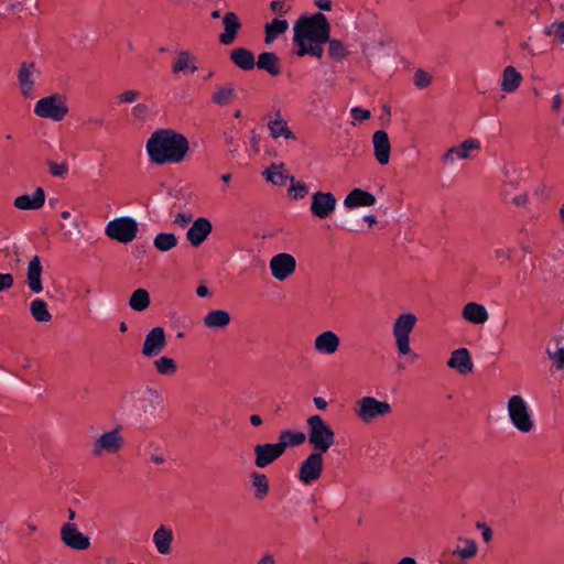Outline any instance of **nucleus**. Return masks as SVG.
I'll list each match as a JSON object with an SVG mask.
<instances>
[{
  "mask_svg": "<svg viewBox=\"0 0 564 564\" xmlns=\"http://www.w3.org/2000/svg\"><path fill=\"white\" fill-rule=\"evenodd\" d=\"M293 42L297 46V56L311 55L322 58L324 44L329 40L330 24L322 13L301 17L293 25Z\"/></svg>",
  "mask_w": 564,
  "mask_h": 564,
  "instance_id": "1",
  "label": "nucleus"
},
{
  "mask_svg": "<svg viewBox=\"0 0 564 564\" xmlns=\"http://www.w3.org/2000/svg\"><path fill=\"white\" fill-rule=\"evenodd\" d=\"M145 150L149 160L154 164H178L186 158L189 142L175 130L159 129L148 139Z\"/></svg>",
  "mask_w": 564,
  "mask_h": 564,
  "instance_id": "2",
  "label": "nucleus"
},
{
  "mask_svg": "<svg viewBox=\"0 0 564 564\" xmlns=\"http://www.w3.org/2000/svg\"><path fill=\"white\" fill-rule=\"evenodd\" d=\"M162 403L161 393L153 388L135 386L127 389L120 400L121 410L135 416L153 414Z\"/></svg>",
  "mask_w": 564,
  "mask_h": 564,
  "instance_id": "3",
  "label": "nucleus"
},
{
  "mask_svg": "<svg viewBox=\"0 0 564 564\" xmlns=\"http://www.w3.org/2000/svg\"><path fill=\"white\" fill-rule=\"evenodd\" d=\"M307 440L313 452L325 454L335 444V432L332 426L318 414L306 420Z\"/></svg>",
  "mask_w": 564,
  "mask_h": 564,
  "instance_id": "4",
  "label": "nucleus"
},
{
  "mask_svg": "<svg viewBox=\"0 0 564 564\" xmlns=\"http://www.w3.org/2000/svg\"><path fill=\"white\" fill-rule=\"evenodd\" d=\"M507 414L510 424L520 433L528 434L535 424L532 410L521 394H512L507 401Z\"/></svg>",
  "mask_w": 564,
  "mask_h": 564,
  "instance_id": "5",
  "label": "nucleus"
},
{
  "mask_svg": "<svg viewBox=\"0 0 564 564\" xmlns=\"http://www.w3.org/2000/svg\"><path fill=\"white\" fill-rule=\"evenodd\" d=\"M417 317L411 312L400 314L392 324V335L399 355L411 354L410 335L413 332Z\"/></svg>",
  "mask_w": 564,
  "mask_h": 564,
  "instance_id": "6",
  "label": "nucleus"
},
{
  "mask_svg": "<svg viewBox=\"0 0 564 564\" xmlns=\"http://www.w3.org/2000/svg\"><path fill=\"white\" fill-rule=\"evenodd\" d=\"M392 406L388 401L366 395L356 402L355 414L364 423H371L391 414Z\"/></svg>",
  "mask_w": 564,
  "mask_h": 564,
  "instance_id": "7",
  "label": "nucleus"
},
{
  "mask_svg": "<svg viewBox=\"0 0 564 564\" xmlns=\"http://www.w3.org/2000/svg\"><path fill=\"white\" fill-rule=\"evenodd\" d=\"M34 113L41 118L61 121L68 113V107L62 95L54 94L41 98L34 106Z\"/></svg>",
  "mask_w": 564,
  "mask_h": 564,
  "instance_id": "8",
  "label": "nucleus"
},
{
  "mask_svg": "<svg viewBox=\"0 0 564 564\" xmlns=\"http://www.w3.org/2000/svg\"><path fill=\"white\" fill-rule=\"evenodd\" d=\"M139 231L138 221L130 216L117 217L108 221V238L121 243L133 241Z\"/></svg>",
  "mask_w": 564,
  "mask_h": 564,
  "instance_id": "9",
  "label": "nucleus"
},
{
  "mask_svg": "<svg viewBox=\"0 0 564 564\" xmlns=\"http://www.w3.org/2000/svg\"><path fill=\"white\" fill-rule=\"evenodd\" d=\"M41 76V70L34 62H22L17 73V82L20 94L25 99L36 97L35 84Z\"/></svg>",
  "mask_w": 564,
  "mask_h": 564,
  "instance_id": "10",
  "label": "nucleus"
},
{
  "mask_svg": "<svg viewBox=\"0 0 564 564\" xmlns=\"http://www.w3.org/2000/svg\"><path fill=\"white\" fill-rule=\"evenodd\" d=\"M324 454L312 452L300 464L297 479L305 486L312 485L318 480L323 474Z\"/></svg>",
  "mask_w": 564,
  "mask_h": 564,
  "instance_id": "11",
  "label": "nucleus"
},
{
  "mask_svg": "<svg viewBox=\"0 0 564 564\" xmlns=\"http://www.w3.org/2000/svg\"><path fill=\"white\" fill-rule=\"evenodd\" d=\"M481 149V143L476 138L465 139L460 144L449 148L442 156L441 161L444 165H453L457 161L468 160L473 158L474 152Z\"/></svg>",
  "mask_w": 564,
  "mask_h": 564,
  "instance_id": "12",
  "label": "nucleus"
},
{
  "mask_svg": "<svg viewBox=\"0 0 564 564\" xmlns=\"http://www.w3.org/2000/svg\"><path fill=\"white\" fill-rule=\"evenodd\" d=\"M337 199L330 192L317 191L312 194L310 212L319 219L328 218L336 209Z\"/></svg>",
  "mask_w": 564,
  "mask_h": 564,
  "instance_id": "13",
  "label": "nucleus"
},
{
  "mask_svg": "<svg viewBox=\"0 0 564 564\" xmlns=\"http://www.w3.org/2000/svg\"><path fill=\"white\" fill-rule=\"evenodd\" d=\"M269 268L276 281H285L295 272L296 260L291 253L281 252L270 259Z\"/></svg>",
  "mask_w": 564,
  "mask_h": 564,
  "instance_id": "14",
  "label": "nucleus"
},
{
  "mask_svg": "<svg viewBox=\"0 0 564 564\" xmlns=\"http://www.w3.org/2000/svg\"><path fill=\"white\" fill-rule=\"evenodd\" d=\"M61 541L69 549L76 551L87 550L90 545L89 536L83 534L73 522H66L61 528Z\"/></svg>",
  "mask_w": 564,
  "mask_h": 564,
  "instance_id": "15",
  "label": "nucleus"
},
{
  "mask_svg": "<svg viewBox=\"0 0 564 564\" xmlns=\"http://www.w3.org/2000/svg\"><path fill=\"white\" fill-rule=\"evenodd\" d=\"M166 346V336L162 327L152 328L144 338L142 355L147 358L158 357Z\"/></svg>",
  "mask_w": 564,
  "mask_h": 564,
  "instance_id": "16",
  "label": "nucleus"
},
{
  "mask_svg": "<svg viewBox=\"0 0 564 564\" xmlns=\"http://www.w3.org/2000/svg\"><path fill=\"white\" fill-rule=\"evenodd\" d=\"M212 221L206 217L196 218L186 231V239L192 247L197 248L202 246L208 236L212 234Z\"/></svg>",
  "mask_w": 564,
  "mask_h": 564,
  "instance_id": "17",
  "label": "nucleus"
},
{
  "mask_svg": "<svg viewBox=\"0 0 564 564\" xmlns=\"http://www.w3.org/2000/svg\"><path fill=\"white\" fill-rule=\"evenodd\" d=\"M340 346V338L334 330H324L315 336L313 341L314 350L319 355L332 356Z\"/></svg>",
  "mask_w": 564,
  "mask_h": 564,
  "instance_id": "18",
  "label": "nucleus"
},
{
  "mask_svg": "<svg viewBox=\"0 0 564 564\" xmlns=\"http://www.w3.org/2000/svg\"><path fill=\"white\" fill-rule=\"evenodd\" d=\"M267 128L270 137L274 140L283 138L285 140H296L295 133L289 127L280 110L268 118Z\"/></svg>",
  "mask_w": 564,
  "mask_h": 564,
  "instance_id": "19",
  "label": "nucleus"
},
{
  "mask_svg": "<svg viewBox=\"0 0 564 564\" xmlns=\"http://www.w3.org/2000/svg\"><path fill=\"white\" fill-rule=\"evenodd\" d=\"M284 452L279 443L259 444L254 447V464L259 468H264L276 460Z\"/></svg>",
  "mask_w": 564,
  "mask_h": 564,
  "instance_id": "20",
  "label": "nucleus"
},
{
  "mask_svg": "<svg viewBox=\"0 0 564 564\" xmlns=\"http://www.w3.org/2000/svg\"><path fill=\"white\" fill-rule=\"evenodd\" d=\"M198 67L196 65L195 55L187 51L181 50L176 52V55L172 63V73L175 76L194 74L197 72Z\"/></svg>",
  "mask_w": 564,
  "mask_h": 564,
  "instance_id": "21",
  "label": "nucleus"
},
{
  "mask_svg": "<svg viewBox=\"0 0 564 564\" xmlns=\"http://www.w3.org/2000/svg\"><path fill=\"white\" fill-rule=\"evenodd\" d=\"M373 154L380 165H387L390 161L391 145L388 133L378 130L372 134Z\"/></svg>",
  "mask_w": 564,
  "mask_h": 564,
  "instance_id": "22",
  "label": "nucleus"
},
{
  "mask_svg": "<svg viewBox=\"0 0 564 564\" xmlns=\"http://www.w3.org/2000/svg\"><path fill=\"white\" fill-rule=\"evenodd\" d=\"M42 272L43 267L41 263V258L35 254L30 259L26 269V284L29 289L35 294H39L43 291Z\"/></svg>",
  "mask_w": 564,
  "mask_h": 564,
  "instance_id": "23",
  "label": "nucleus"
},
{
  "mask_svg": "<svg viewBox=\"0 0 564 564\" xmlns=\"http://www.w3.org/2000/svg\"><path fill=\"white\" fill-rule=\"evenodd\" d=\"M447 367L456 370L460 375L469 373L474 368V364L468 349L458 348L452 351L451 357L447 360Z\"/></svg>",
  "mask_w": 564,
  "mask_h": 564,
  "instance_id": "24",
  "label": "nucleus"
},
{
  "mask_svg": "<svg viewBox=\"0 0 564 564\" xmlns=\"http://www.w3.org/2000/svg\"><path fill=\"white\" fill-rule=\"evenodd\" d=\"M464 321L475 325H484L489 319V312L485 305L477 302H468L462 310Z\"/></svg>",
  "mask_w": 564,
  "mask_h": 564,
  "instance_id": "25",
  "label": "nucleus"
},
{
  "mask_svg": "<svg viewBox=\"0 0 564 564\" xmlns=\"http://www.w3.org/2000/svg\"><path fill=\"white\" fill-rule=\"evenodd\" d=\"M376 202L377 199L373 194L361 188H354L346 195L344 199V207L347 209L370 207L373 206Z\"/></svg>",
  "mask_w": 564,
  "mask_h": 564,
  "instance_id": "26",
  "label": "nucleus"
},
{
  "mask_svg": "<svg viewBox=\"0 0 564 564\" xmlns=\"http://www.w3.org/2000/svg\"><path fill=\"white\" fill-rule=\"evenodd\" d=\"M224 32L219 35V42L223 45H230L235 42L241 28L238 15L235 12H227L223 17Z\"/></svg>",
  "mask_w": 564,
  "mask_h": 564,
  "instance_id": "27",
  "label": "nucleus"
},
{
  "mask_svg": "<svg viewBox=\"0 0 564 564\" xmlns=\"http://www.w3.org/2000/svg\"><path fill=\"white\" fill-rule=\"evenodd\" d=\"M45 203V192L37 187L32 195L24 194L15 197L13 206L20 210H36L43 207Z\"/></svg>",
  "mask_w": 564,
  "mask_h": 564,
  "instance_id": "28",
  "label": "nucleus"
},
{
  "mask_svg": "<svg viewBox=\"0 0 564 564\" xmlns=\"http://www.w3.org/2000/svg\"><path fill=\"white\" fill-rule=\"evenodd\" d=\"M155 550L161 555H167L172 551V543L174 541L173 530L166 525L161 524L153 533L152 536Z\"/></svg>",
  "mask_w": 564,
  "mask_h": 564,
  "instance_id": "29",
  "label": "nucleus"
},
{
  "mask_svg": "<svg viewBox=\"0 0 564 564\" xmlns=\"http://www.w3.org/2000/svg\"><path fill=\"white\" fill-rule=\"evenodd\" d=\"M231 322V316L226 310H212L203 317L204 326L209 330L225 329Z\"/></svg>",
  "mask_w": 564,
  "mask_h": 564,
  "instance_id": "30",
  "label": "nucleus"
},
{
  "mask_svg": "<svg viewBox=\"0 0 564 564\" xmlns=\"http://www.w3.org/2000/svg\"><path fill=\"white\" fill-rule=\"evenodd\" d=\"M263 178L274 186H282L293 177L284 163H272L262 172Z\"/></svg>",
  "mask_w": 564,
  "mask_h": 564,
  "instance_id": "31",
  "label": "nucleus"
},
{
  "mask_svg": "<svg viewBox=\"0 0 564 564\" xmlns=\"http://www.w3.org/2000/svg\"><path fill=\"white\" fill-rule=\"evenodd\" d=\"M522 79L521 73L514 66H506L502 70L500 88L507 94L514 93L520 87Z\"/></svg>",
  "mask_w": 564,
  "mask_h": 564,
  "instance_id": "32",
  "label": "nucleus"
},
{
  "mask_svg": "<svg viewBox=\"0 0 564 564\" xmlns=\"http://www.w3.org/2000/svg\"><path fill=\"white\" fill-rule=\"evenodd\" d=\"M289 30V22L285 19L275 18L264 25L265 44L273 43L280 35Z\"/></svg>",
  "mask_w": 564,
  "mask_h": 564,
  "instance_id": "33",
  "label": "nucleus"
},
{
  "mask_svg": "<svg viewBox=\"0 0 564 564\" xmlns=\"http://www.w3.org/2000/svg\"><path fill=\"white\" fill-rule=\"evenodd\" d=\"M230 58L237 67L243 70L252 69L256 65V59L252 52L243 47L232 50L230 53Z\"/></svg>",
  "mask_w": 564,
  "mask_h": 564,
  "instance_id": "34",
  "label": "nucleus"
},
{
  "mask_svg": "<svg viewBox=\"0 0 564 564\" xmlns=\"http://www.w3.org/2000/svg\"><path fill=\"white\" fill-rule=\"evenodd\" d=\"M260 69L268 72L272 76L280 74V63L278 56L272 52H263L256 62Z\"/></svg>",
  "mask_w": 564,
  "mask_h": 564,
  "instance_id": "35",
  "label": "nucleus"
},
{
  "mask_svg": "<svg viewBox=\"0 0 564 564\" xmlns=\"http://www.w3.org/2000/svg\"><path fill=\"white\" fill-rule=\"evenodd\" d=\"M236 95L235 86L230 83L216 87L212 95V101L217 106L230 104Z\"/></svg>",
  "mask_w": 564,
  "mask_h": 564,
  "instance_id": "36",
  "label": "nucleus"
},
{
  "mask_svg": "<svg viewBox=\"0 0 564 564\" xmlns=\"http://www.w3.org/2000/svg\"><path fill=\"white\" fill-rule=\"evenodd\" d=\"M30 313L37 323H48L52 319L47 304L42 299H35L30 303Z\"/></svg>",
  "mask_w": 564,
  "mask_h": 564,
  "instance_id": "37",
  "label": "nucleus"
},
{
  "mask_svg": "<svg viewBox=\"0 0 564 564\" xmlns=\"http://www.w3.org/2000/svg\"><path fill=\"white\" fill-rule=\"evenodd\" d=\"M543 34L564 45V15L546 24Z\"/></svg>",
  "mask_w": 564,
  "mask_h": 564,
  "instance_id": "38",
  "label": "nucleus"
},
{
  "mask_svg": "<svg viewBox=\"0 0 564 564\" xmlns=\"http://www.w3.org/2000/svg\"><path fill=\"white\" fill-rule=\"evenodd\" d=\"M251 484L254 490V498L263 500L269 494V480L264 474L253 473L251 475Z\"/></svg>",
  "mask_w": 564,
  "mask_h": 564,
  "instance_id": "39",
  "label": "nucleus"
},
{
  "mask_svg": "<svg viewBox=\"0 0 564 564\" xmlns=\"http://www.w3.org/2000/svg\"><path fill=\"white\" fill-rule=\"evenodd\" d=\"M178 243L177 237L172 232H160L153 239V246L161 252H167Z\"/></svg>",
  "mask_w": 564,
  "mask_h": 564,
  "instance_id": "40",
  "label": "nucleus"
},
{
  "mask_svg": "<svg viewBox=\"0 0 564 564\" xmlns=\"http://www.w3.org/2000/svg\"><path fill=\"white\" fill-rule=\"evenodd\" d=\"M306 435L303 432H293L290 430L281 432L279 436V445L284 452L289 446H299L304 443Z\"/></svg>",
  "mask_w": 564,
  "mask_h": 564,
  "instance_id": "41",
  "label": "nucleus"
},
{
  "mask_svg": "<svg viewBox=\"0 0 564 564\" xmlns=\"http://www.w3.org/2000/svg\"><path fill=\"white\" fill-rule=\"evenodd\" d=\"M150 294L145 289H137L130 296L129 305L133 311L142 312L150 305Z\"/></svg>",
  "mask_w": 564,
  "mask_h": 564,
  "instance_id": "42",
  "label": "nucleus"
},
{
  "mask_svg": "<svg viewBox=\"0 0 564 564\" xmlns=\"http://www.w3.org/2000/svg\"><path fill=\"white\" fill-rule=\"evenodd\" d=\"M153 366L159 375L165 377L174 376L177 371L175 360L167 356H160L154 360Z\"/></svg>",
  "mask_w": 564,
  "mask_h": 564,
  "instance_id": "43",
  "label": "nucleus"
},
{
  "mask_svg": "<svg viewBox=\"0 0 564 564\" xmlns=\"http://www.w3.org/2000/svg\"><path fill=\"white\" fill-rule=\"evenodd\" d=\"M546 355L557 371H564V345L556 341L553 347L546 348Z\"/></svg>",
  "mask_w": 564,
  "mask_h": 564,
  "instance_id": "44",
  "label": "nucleus"
},
{
  "mask_svg": "<svg viewBox=\"0 0 564 564\" xmlns=\"http://www.w3.org/2000/svg\"><path fill=\"white\" fill-rule=\"evenodd\" d=\"M308 185L303 181L296 180L294 176L290 180V186L288 188V195L293 200H300L306 197L308 194Z\"/></svg>",
  "mask_w": 564,
  "mask_h": 564,
  "instance_id": "45",
  "label": "nucleus"
},
{
  "mask_svg": "<svg viewBox=\"0 0 564 564\" xmlns=\"http://www.w3.org/2000/svg\"><path fill=\"white\" fill-rule=\"evenodd\" d=\"M459 543L454 553L462 558H470L477 554L478 547L474 540L460 538Z\"/></svg>",
  "mask_w": 564,
  "mask_h": 564,
  "instance_id": "46",
  "label": "nucleus"
},
{
  "mask_svg": "<svg viewBox=\"0 0 564 564\" xmlns=\"http://www.w3.org/2000/svg\"><path fill=\"white\" fill-rule=\"evenodd\" d=\"M326 43H328V55L330 58L340 61L346 57L347 51L341 41L329 36Z\"/></svg>",
  "mask_w": 564,
  "mask_h": 564,
  "instance_id": "47",
  "label": "nucleus"
},
{
  "mask_svg": "<svg viewBox=\"0 0 564 564\" xmlns=\"http://www.w3.org/2000/svg\"><path fill=\"white\" fill-rule=\"evenodd\" d=\"M413 83L419 89H424L431 85L432 76L426 70L417 68L413 75Z\"/></svg>",
  "mask_w": 564,
  "mask_h": 564,
  "instance_id": "48",
  "label": "nucleus"
},
{
  "mask_svg": "<svg viewBox=\"0 0 564 564\" xmlns=\"http://www.w3.org/2000/svg\"><path fill=\"white\" fill-rule=\"evenodd\" d=\"M123 445V438L118 430L108 432V453L118 452Z\"/></svg>",
  "mask_w": 564,
  "mask_h": 564,
  "instance_id": "49",
  "label": "nucleus"
},
{
  "mask_svg": "<svg viewBox=\"0 0 564 564\" xmlns=\"http://www.w3.org/2000/svg\"><path fill=\"white\" fill-rule=\"evenodd\" d=\"M50 173L56 177H64L68 172V164L64 161L56 163L54 161H47Z\"/></svg>",
  "mask_w": 564,
  "mask_h": 564,
  "instance_id": "50",
  "label": "nucleus"
},
{
  "mask_svg": "<svg viewBox=\"0 0 564 564\" xmlns=\"http://www.w3.org/2000/svg\"><path fill=\"white\" fill-rule=\"evenodd\" d=\"M505 183L514 184L517 182V167L511 163H505L501 167Z\"/></svg>",
  "mask_w": 564,
  "mask_h": 564,
  "instance_id": "51",
  "label": "nucleus"
},
{
  "mask_svg": "<svg viewBox=\"0 0 564 564\" xmlns=\"http://www.w3.org/2000/svg\"><path fill=\"white\" fill-rule=\"evenodd\" d=\"M270 9L278 17H282L290 11L291 6H290V3H288L286 1H283V0H273L270 2Z\"/></svg>",
  "mask_w": 564,
  "mask_h": 564,
  "instance_id": "52",
  "label": "nucleus"
},
{
  "mask_svg": "<svg viewBox=\"0 0 564 564\" xmlns=\"http://www.w3.org/2000/svg\"><path fill=\"white\" fill-rule=\"evenodd\" d=\"M350 116L354 119L352 124H356V122L368 120L371 117V113L368 109H364L361 107H352L350 109Z\"/></svg>",
  "mask_w": 564,
  "mask_h": 564,
  "instance_id": "53",
  "label": "nucleus"
},
{
  "mask_svg": "<svg viewBox=\"0 0 564 564\" xmlns=\"http://www.w3.org/2000/svg\"><path fill=\"white\" fill-rule=\"evenodd\" d=\"M512 248H496L494 254L497 261L502 265L511 259Z\"/></svg>",
  "mask_w": 564,
  "mask_h": 564,
  "instance_id": "54",
  "label": "nucleus"
},
{
  "mask_svg": "<svg viewBox=\"0 0 564 564\" xmlns=\"http://www.w3.org/2000/svg\"><path fill=\"white\" fill-rule=\"evenodd\" d=\"M192 223V216L187 213H178L173 220V224L181 228H185Z\"/></svg>",
  "mask_w": 564,
  "mask_h": 564,
  "instance_id": "55",
  "label": "nucleus"
},
{
  "mask_svg": "<svg viewBox=\"0 0 564 564\" xmlns=\"http://www.w3.org/2000/svg\"><path fill=\"white\" fill-rule=\"evenodd\" d=\"M140 96V93L138 90H127L118 96V100L120 104L123 102H134Z\"/></svg>",
  "mask_w": 564,
  "mask_h": 564,
  "instance_id": "56",
  "label": "nucleus"
},
{
  "mask_svg": "<svg viewBox=\"0 0 564 564\" xmlns=\"http://www.w3.org/2000/svg\"><path fill=\"white\" fill-rule=\"evenodd\" d=\"M14 278L11 273H0V292L13 286Z\"/></svg>",
  "mask_w": 564,
  "mask_h": 564,
  "instance_id": "57",
  "label": "nucleus"
},
{
  "mask_svg": "<svg viewBox=\"0 0 564 564\" xmlns=\"http://www.w3.org/2000/svg\"><path fill=\"white\" fill-rule=\"evenodd\" d=\"M132 113L138 120H144L149 116V107L144 104H138L133 107Z\"/></svg>",
  "mask_w": 564,
  "mask_h": 564,
  "instance_id": "58",
  "label": "nucleus"
},
{
  "mask_svg": "<svg viewBox=\"0 0 564 564\" xmlns=\"http://www.w3.org/2000/svg\"><path fill=\"white\" fill-rule=\"evenodd\" d=\"M104 451H106V433H102L98 437V440L94 446L93 453L95 456H100L104 453Z\"/></svg>",
  "mask_w": 564,
  "mask_h": 564,
  "instance_id": "59",
  "label": "nucleus"
},
{
  "mask_svg": "<svg viewBox=\"0 0 564 564\" xmlns=\"http://www.w3.org/2000/svg\"><path fill=\"white\" fill-rule=\"evenodd\" d=\"M477 529L481 531L484 542L489 543L492 539V531L486 523H477Z\"/></svg>",
  "mask_w": 564,
  "mask_h": 564,
  "instance_id": "60",
  "label": "nucleus"
},
{
  "mask_svg": "<svg viewBox=\"0 0 564 564\" xmlns=\"http://www.w3.org/2000/svg\"><path fill=\"white\" fill-rule=\"evenodd\" d=\"M314 4L321 11H326V12L330 11L333 8L332 0H314Z\"/></svg>",
  "mask_w": 564,
  "mask_h": 564,
  "instance_id": "61",
  "label": "nucleus"
},
{
  "mask_svg": "<svg viewBox=\"0 0 564 564\" xmlns=\"http://www.w3.org/2000/svg\"><path fill=\"white\" fill-rule=\"evenodd\" d=\"M563 105V97L561 94H555L552 99V110L558 112Z\"/></svg>",
  "mask_w": 564,
  "mask_h": 564,
  "instance_id": "62",
  "label": "nucleus"
},
{
  "mask_svg": "<svg viewBox=\"0 0 564 564\" xmlns=\"http://www.w3.org/2000/svg\"><path fill=\"white\" fill-rule=\"evenodd\" d=\"M528 200L529 198L527 194H520L512 199V203L517 206H524L527 205Z\"/></svg>",
  "mask_w": 564,
  "mask_h": 564,
  "instance_id": "63",
  "label": "nucleus"
},
{
  "mask_svg": "<svg viewBox=\"0 0 564 564\" xmlns=\"http://www.w3.org/2000/svg\"><path fill=\"white\" fill-rule=\"evenodd\" d=\"M258 564H274V557L272 554L265 553L260 557Z\"/></svg>",
  "mask_w": 564,
  "mask_h": 564,
  "instance_id": "64",
  "label": "nucleus"
}]
</instances>
